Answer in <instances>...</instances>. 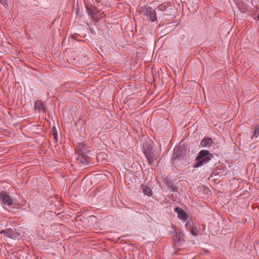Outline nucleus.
Segmentation results:
<instances>
[{"label": "nucleus", "mask_w": 259, "mask_h": 259, "mask_svg": "<svg viewBox=\"0 0 259 259\" xmlns=\"http://www.w3.org/2000/svg\"><path fill=\"white\" fill-rule=\"evenodd\" d=\"M89 13L90 14L92 15L94 13L93 12H91V11L89 12Z\"/></svg>", "instance_id": "16"}, {"label": "nucleus", "mask_w": 259, "mask_h": 259, "mask_svg": "<svg viewBox=\"0 0 259 259\" xmlns=\"http://www.w3.org/2000/svg\"><path fill=\"white\" fill-rule=\"evenodd\" d=\"M145 155L150 164H152L154 161V158L150 155V153L145 154Z\"/></svg>", "instance_id": "8"}, {"label": "nucleus", "mask_w": 259, "mask_h": 259, "mask_svg": "<svg viewBox=\"0 0 259 259\" xmlns=\"http://www.w3.org/2000/svg\"><path fill=\"white\" fill-rule=\"evenodd\" d=\"M166 8H167V6L166 5H163L161 4H159L157 7V9L160 11H164Z\"/></svg>", "instance_id": "12"}, {"label": "nucleus", "mask_w": 259, "mask_h": 259, "mask_svg": "<svg viewBox=\"0 0 259 259\" xmlns=\"http://www.w3.org/2000/svg\"><path fill=\"white\" fill-rule=\"evenodd\" d=\"M0 2L4 5H8V3H9V2L7 1V0H0Z\"/></svg>", "instance_id": "14"}, {"label": "nucleus", "mask_w": 259, "mask_h": 259, "mask_svg": "<svg viewBox=\"0 0 259 259\" xmlns=\"http://www.w3.org/2000/svg\"><path fill=\"white\" fill-rule=\"evenodd\" d=\"M191 233L194 236H197L198 233V230L196 227H193L190 229Z\"/></svg>", "instance_id": "11"}, {"label": "nucleus", "mask_w": 259, "mask_h": 259, "mask_svg": "<svg viewBox=\"0 0 259 259\" xmlns=\"http://www.w3.org/2000/svg\"><path fill=\"white\" fill-rule=\"evenodd\" d=\"M1 197L2 202L4 204L11 205L12 204L13 200L11 197L6 193L2 192L1 193Z\"/></svg>", "instance_id": "3"}, {"label": "nucleus", "mask_w": 259, "mask_h": 259, "mask_svg": "<svg viewBox=\"0 0 259 259\" xmlns=\"http://www.w3.org/2000/svg\"><path fill=\"white\" fill-rule=\"evenodd\" d=\"M1 233H4L5 234V235L6 236H8L7 233L4 230L1 231L0 232Z\"/></svg>", "instance_id": "15"}, {"label": "nucleus", "mask_w": 259, "mask_h": 259, "mask_svg": "<svg viewBox=\"0 0 259 259\" xmlns=\"http://www.w3.org/2000/svg\"><path fill=\"white\" fill-rule=\"evenodd\" d=\"M213 141L211 138L204 139L201 142V145L204 147H209L212 144Z\"/></svg>", "instance_id": "6"}, {"label": "nucleus", "mask_w": 259, "mask_h": 259, "mask_svg": "<svg viewBox=\"0 0 259 259\" xmlns=\"http://www.w3.org/2000/svg\"><path fill=\"white\" fill-rule=\"evenodd\" d=\"M258 19H259V14H258Z\"/></svg>", "instance_id": "17"}, {"label": "nucleus", "mask_w": 259, "mask_h": 259, "mask_svg": "<svg viewBox=\"0 0 259 259\" xmlns=\"http://www.w3.org/2000/svg\"><path fill=\"white\" fill-rule=\"evenodd\" d=\"M176 212L178 213V217L181 220H184L186 217V213L184 211L180 208L176 207L175 209Z\"/></svg>", "instance_id": "7"}, {"label": "nucleus", "mask_w": 259, "mask_h": 259, "mask_svg": "<svg viewBox=\"0 0 259 259\" xmlns=\"http://www.w3.org/2000/svg\"><path fill=\"white\" fill-rule=\"evenodd\" d=\"M259 135V124H257L254 129V135L252 136V138L255 137L257 138L258 135Z\"/></svg>", "instance_id": "10"}, {"label": "nucleus", "mask_w": 259, "mask_h": 259, "mask_svg": "<svg viewBox=\"0 0 259 259\" xmlns=\"http://www.w3.org/2000/svg\"><path fill=\"white\" fill-rule=\"evenodd\" d=\"M209 152L206 150H202L199 153L198 156L196 158V162L194 167H198L208 163L211 159L209 156Z\"/></svg>", "instance_id": "1"}, {"label": "nucleus", "mask_w": 259, "mask_h": 259, "mask_svg": "<svg viewBox=\"0 0 259 259\" xmlns=\"http://www.w3.org/2000/svg\"><path fill=\"white\" fill-rule=\"evenodd\" d=\"M52 135L55 140V141L57 142L58 141V136H57V130L56 129V128L55 127H54V128L52 130Z\"/></svg>", "instance_id": "9"}, {"label": "nucleus", "mask_w": 259, "mask_h": 259, "mask_svg": "<svg viewBox=\"0 0 259 259\" xmlns=\"http://www.w3.org/2000/svg\"><path fill=\"white\" fill-rule=\"evenodd\" d=\"M34 108L35 110H37L39 111H42L44 112L46 111V108L43 105L41 101L37 100L35 102L34 104Z\"/></svg>", "instance_id": "4"}, {"label": "nucleus", "mask_w": 259, "mask_h": 259, "mask_svg": "<svg viewBox=\"0 0 259 259\" xmlns=\"http://www.w3.org/2000/svg\"><path fill=\"white\" fill-rule=\"evenodd\" d=\"M141 189L145 195L150 196L152 194V191L149 186L143 185L141 186Z\"/></svg>", "instance_id": "5"}, {"label": "nucleus", "mask_w": 259, "mask_h": 259, "mask_svg": "<svg viewBox=\"0 0 259 259\" xmlns=\"http://www.w3.org/2000/svg\"><path fill=\"white\" fill-rule=\"evenodd\" d=\"M185 227H186L187 229H189L190 230L191 229V226L189 222H187L185 224Z\"/></svg>", "instance_id": "13"}, {"label": "nucleus", "mask_w": 259, "mask_h": 259, "mask_svg": "<svg viewBox=\"0 0 259 259\" xmlns=\"http://www.w3.org/2000/svg\"><path fill=\"white\" fill-rule=\"evenodd\" d=\"M144 15L149 18L151 22H155L157 20L156 13L155 10L151 8H148L144 13Z\"/></svg>", "instance_id": "2"}]
</instances>
